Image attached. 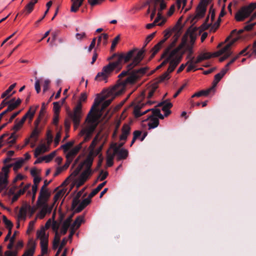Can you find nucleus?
I'll use <instances>...</instances> for the list:
<instances>
[{
  "label": "nucleus",
  "instance_id": "nucleus-18",
  "mask_svg": "<svg viewBox=\"0 0 256 256\" xmlns=\"http://www.w3.org/2000/svg\"><path fill=\"white\" fill-rule=\"evenodd\" d=\"M184 42L178 45L176 48H174V50L170 54L166 55L165 58V60L162 62L161 64L163 66L166 64L168 63H170V60L174 58V56L178 54V52H179L184 47Z\"/></svg>",
  "mask_w": 256,
  "mask_h": 256
},
{
  "label": "nucleus",
  "instance_id": "nucleus-14",
  "mask_svg": "<svg viewBox=\"0 0 256 256\" xmlns=\"http://www.w3.org/2000/svg\"><path fill=\"white\" fill-rule=\"evenodd\" d=\"M12 166V164L7 165L2 168V172L0 173V185L3 187L8 186V174L10 171V168Z\"/></svg>",
  "mask_w": 256,
  "mask_h": 256
},
{
  "label": "nucleus",
  "instance_id": "nucleus-31",
  "mask_svg": "<svg viewBox=\"0 0 256 256\" xmlns=\"http://www.w3.org/2000/svg\"><path fill=\"white\" fill-rule=\"evenodd\" d=\"M72 4L70 8L72 12H76L80 6L82 5V2L80 0H72Z\"/></svg>",
  "mask_w": 256,
  "mask_h": 256
},
{
  "label": "nucleus",
  "instance_id": "nucleus-1",
  "mask_svg": "<svg viewBox=\"0 0 256 256\" xmlns=\"http://www.w3.org/2000/svg\"><path fill=\"white\" fill-rule=\"evenodd\" d=\"M96 119L92 116L88 120V124L83 128L79 133L80 136H84L82 142L71 150L66 155L68 160V166H69L74 158L78 154L80 150L82 148V145L84 142L88 141L92 138V134L96 128V124L95 122Z\"/></svg>",
  "mask_w": 256,
  "mask_h": 256
},
{
  "label": "nucleus",
  "instance_id": "nucleus-44",
  "mask_svg": "<svg viewBox=\"0 0 256 256\" xmlns=\"http://www.w3.org/2000/svg\"><path fill=\"white\" fill-rule=\"evenodd\" d=\"M228 71V68H223L221 70V72L214 76V79L216 80V82L218 83L220 80L222 78V77L224 76L226 72Z\"/></svg>",
  "mask_w": 256,
  "mask_h": 256
},
{
  "label": "nucleus",
  "instance_id": "nucleus-43",
  "mask_svg": "<svg viewBox=\"0 0 256 256\" xmlns=\"http://www.w3.org/2000/svg\"><path fill=\"white\" fill-rule=\"evenodd\" d=\"M28 118L30 120H32V106H30L28 112L22 118L21 120L18 122L20 124L22 125L26 119Z\"/></svg>",
  "mask_w": 256,
  "mask_h": 256
},
{
  "label": "nucleus",
  "instance_id": "nucleus-50",
  "mask_svg": "<svg viewBox=\"0 0 256 256\" xmlns=\"http://www.w3.org/2000/svg\"><path fill=\"white\" fill-rule=\"evenodd\" d=\"M130 127L128 124H124L122 129V134L128 136L130 133Z\"/></svg>",
  "mask_w": 256,
  "mask_h": 256
},
{
  "label": "nucleus",
  "instance_id": "nucleus-21",
  "mask_svg": "<svg viewBox=\"0 0 256 256\" xmlns=\"http://www.w3.org/2000/svg\"><path fill=\"white\" fill-rule=\"evenodd\" d=\"M145 104L142 102H138L134 106L133 114L136 118H140L150 111V110H147L143 112H141L142 108L145 106Z\"/></svg>",
  "mask_w": 256,
  "mask_h": 256
},
{
  "label": "nucleus",
  "instance_id": "nucleus-17",
  "mask_svg": "<svg viewBox=\"0 0 256 256\" xmlns=\"http://www.w3.org/2000/svg\"><path fill=\"white\" fill-rule=\"evenodd\" d=\"M50 196V194L47 189L41 188L40 194L36 202L37 206H43L44 204H47L46 202L48 200Z\"/></svg>",
  "mask_w": 256,
  "mask_h": 256
},
{
  "label": "nucleus",
  "instance_id": "nucleus-7",
  "mask_svg": "<svg viewBox=\"0 0 256 256\" xmlns=\"http://www.w3.org/2000/svg\"><path fill=\"white\" fill-rule=\"evenodd\" d=\"M46 106L44 102L42 104L40 110L38 119L34 122V128H33V138L38 136L41 131V128L39 127V122L44 118L46 112Z\"/></svg>",
  "mask_w": 256,
  "mask_h": 256
},
{
  "label": "nucleus",
  "instance_id": "nucleus-29",
  "mask_svg": "<svg viewBox=\"0 0 256 256\" xmlns=\"http://www.w3.org/2000/svg\"><path fill=\"white\" fill-rule=\"evenodd\" d=\"M212 58V54L210 52L202 53L198 55L195 60V64L200 62L204 60H208Z\"/></svg>",
  "mask_w": 256,
  "mask_h": 256
},
{
  "label": "nucleus",
  "instance_id": "nucleus-2",
  "mask_svg": "<svg viewBox=\"0 0 256 256\" xmlns=\"http://www.w3.org/2000/svg\"><path fill=\"white\" fill-rule=\"evenodd\" d=\"M147 70L146 67H144L132 70L130 75L126 78L122 84L114 86L110 90L108 94L114 97L120 95L124 90L125 85L134 83L137 79L146 74Z\"/></svg>",
  "mask_w": 256,
  "mask_h": 256
},
{
  "label": "nucleus",
  "instance_id": "nucleus-12",
  "mask_svg": "<svg viewBox=\"0 0 256 256\" xmlns=\"http://www.w3.org/2000/svg\"><path fill=\"white\" fill-rule=\"evenodd\" d=\"M144 47H142V48L137 52L136 56H134H134L132 62L128 65V70H132L134 66L138 65L142 60L144 57Z\"/></svg>",
  "mask_w": 256,
  "mask_h": 256
},
{
  "label": "nucleus",
  "instance_id": "nucleus-20",
  "mask_svg": "<svg viewBox=\"0 0 256 256\" xmlns=\"http://www.w3.org/2000/svg\"><path fill=\"white\" fill-rule=\"evenodd\" d=\"M184 42L178 45L176 48H174V50L170 54L166 55L165 58V60L162 62L161 64L163 66L166 64L168 63H170V60L174 58V56L178 54V52H179L184 47Z\"/></svg>",
  "mask_w": 256,
  "mask_h": 256
},
{
  "label": "nucleus",
  "instance_id": "nucleus-48",
  "mask_svg": "<svg viewBox=\"0 0 256 256\" xmlns=\"http://www.w3.org/2000/svg\"><path fill=\"white\" fill-rule=\"evenodd\" d=\"M245 30L244 29L240 30L238 32H237L236 30H234L232 31L230 34L226 38L224 42H226L230 40L231 38L232 34H236L238 36H239L240 34H241Z\"/></svg>",
  "mask_w": 256,
  "mask_h": 256
},
{
  "label": "nucleus",
  "instance_id": "nucleus-5",
  "mask_svg": "<svg viewBox=\"0 0 256 256\" xmlns=\"http://www.w3.org/2000/svg\"><path fill=\"white\" fill-rule=\"evenodd\" d=\"M256 8V2H252L248 6H242L236 14L235 19L237 22H242L249 17Z\"/></svg>",
  "mask_w": 256,
  "mask_h": 256
},
{
  "label": "nucleus",
  "instance_id": "nucleus-59",
  "mask_svg": "<svg viewBox=\"0 0 256 256\" xmlns=\"http://www.w3.org/2000/svg\"><path fill=\"white\" fill-rule=\"evenodd\" d=\"M156 32H154L147 36L146 41H145L144 44L143 46V47H144V48L146 46V45L148 44V43L150 42L152 40V38L154 37V36L156 34Z\"/></svg>",
  "mask_w": 256,
  "mask_h": 256
},
{
  "label": "nucleus",
  "instance_id": "nucleus-37",
  "mask_svg": "<svg viewBox=\"0 0 256 256\" xmlns=\"http://www.w3.org/2000/svg\"><path fill=\"white\" fill-rule=\"evenodd\" d=\"M83 220L84 216H78L74 220V222L72 223L71 227L74 228L76 230L78 229L80 226Z\"/></svg>",
  "mask_w": 256,
  "mask_h": 256
},
{
  "label": "nucleus",
  "instance_id": "nucleus-57",
  "mask_svg": "<svg viewBox=\"0 0 256 256\" xmlns=\"http://www.w3.org/2000/svg\"><path fill=\"white\" fill-rule=\"evenodd\" d=\"M64 192L63 190H60L57 192L54 198V203L56 202L64 194Z\"/></svg>",
  "mask_w": 256,
  "mask_h": 256
},
{
  "label": "nucleus",
  "instance_id": "nucleus-35",
  "mask_svg": "<svg viewBox=\"0 0 256 256\" xmlns=\"http://www.w3.org/2000/svg\"><path fill=\"white\" fill-rule=\"evenodd\" d=\"M92 170H85L82 173L80 174L79 179L82 180L83 182H85L88 176L92 174Z\"/></svg>",
  "mask_w": 256,
  "mask_h": 256
},
{
  "label": "nucleus",
  "instance_id": "nucleus-54",
  "mask_svg": "<svg viewBox=\"0 0 256 256\" xmlns=\"http://www.w3.org/2000/svg\"><path fill=\"white\" fill-rule=\"evenodd\" d=\"M56 155V152H54L50 154L43 156V159L46 162H48L51 161Z\"/></svg>",
  "mask_w": 256,
  "mask_h": 256
},
{
  "label": "nucleus",
  "instance_id": "nucleus-15",
  "mask_svg": "<svg viewBox=\"0 0 256 256\" xmlns=\"http://www.w3.org/2000/svg\"><path fill=\"white\" fill-rule=\"evenodd\" d=\"M32 238H29L28 241V250H26L22 256H32ZM18 250H8L4 252V256H17Z\"/></svg>",
  "mask_w": 256,
  "mask_h": 256
},
{
  "label": "nucleus",
  "instance_id": "nucleus-24",
  "mask_svg": "<svg viewBox=\"0 0 256 256\" xmlns=\"http://www.w3.org/2000/svg\"><path fill=\"white\" fill-rule=\"evenodd\" d=\"M148 120H150L148 124V129L154 128L159 124V120L158 118L154 117L153 116H149L146 120H144V122H146Z\"/></svg>",
  "mask_w": 256,
  "mask_h": 256
},
{
  "label": "nucleus",
  "instance_id": "nucleus-28",
  "mask_svg": "<svg viewBox=\"0 0 256 256\" xmlns=\"http://www.w3.org/2000/svg\"><path fill=\"white\" fill-rule=\"evenodd\" d=\"M94 160V158L92 156V152H90L86 157V160L80 164L82 165V168L85 166L86 170H92L91 167L92 164Z\"/></svg>",
  "mask_w": 256,
  "mask_h": 256
},
{
  "label": "nucleus",
  "instance_id": "nucleus-42",
  "mask_svg": "<svg viewBox=\"0 0 256 256\" xmlns=\"http://www.w3.org/2000/svg\"><path fill=\"white\" fill-rule=\"evenodd\" d=\"M162 106V110L165 112L170 110L172 106V104L170 102H168L167 100H165L162 102L160 103L158 105V106Z\"/></svg>",
  "mask_w": 256,
  "mask_h": 256
},
{
  "label": "nucleus",
  "instance_id": "nucleus-63",
  "mask_svg": "<svg viewBox=\"0 0 256 256\" xmlns=\"http://www.w3.org/2000/svg\"><path fill=\"white\" fill-rule=\"evenodd\" d=\"M82 165L79 164L78 166H77V168L74 170L72 174V176H74V177L77 176L79 174L80 172L82 170Z\"/></svg>",
  "mask_w": 256,
  "mask_h": 256
},
{
  "label": "nucleus",
  "instance_id": "nucleus-27",
  "mask_svg": "<svg viewBox=\"0 0 256 256\" xmlns=\"http://www.w3.org/2000/svg\"><path fill=\"white\" fill-rule=\"evenodd\" d=\"M177 41V38H175L170 44L169 45L165 48L162 54L161 58H163L166 56L168 54H170L174 50L172 49L176 46V42Z\"/></svg>",
  "mask_w": 256,
  "mask_h": 256
},
{
  "label": "nucleus",
  "instance_id": "nucleus-41",
  "mask_svg": "<svg viewBox=\"0 0 256 256\" xmlns=\"http://www.w3.org/2000/svg\"><path fill=\"white\" fill-rule=\"evenodd\" d=\"M30 184H28L27 186H26L22 189H20L19 190L18 193L17 194H16L12 198V202H14L18 199V197L21 195L24 194L26 191L28 189L29 186H30Z\"/></svg>",
  "mask_w": 256,
  "mask_h": 256
},
{
  "label": "nucleus",
  "instance_id": "nucleus-61",
  "mask_svg": "<svg viewBox=\"0 0 256 256\" xmlns=\"http://www.w3.org/2000/svg\"><path fill=\"white\" fill-rule=\"evenodd\" d=\"M76 38L78 40H82L86 38V34L84 32L76 33Z\"/></svg>",
  "mask_w": 256,
  "mask_h": 256
},
{
  "label": "nucleus",
  "instance_id": "nucleus-55",
  "mask_svg": "<svg viewBox=\"0 0 256 256\" xmlns=\"http://www.w3.org/2000/svg\"><path fill=\"white\" fill-rule=\"evenodd\" d=\"M120 40V35H118L112 40L111 48H110V50L113 51L114 50L115 48L118 44V41Z\"/></svg>",
  "mask_w": 256,
  "mask_h": 256
},
{
  "label": "nucleus",
  "instance_id": "nucleus-49",
  "mask_svg": "<svg viewBox=\"0 0 256 256\" xmlns=\"http://www.w3.org/2000/svg\"><path fill=\"white\" fill-rule=\"evenodd\" d=\"M157 88H158V86L156 84H154L152 85L151 88L150 90L148 95V96H147L148 99L154 96V94Z\"/></svg>",
  "mask_w": 256,
  "mask_h": 256
},
{
  "label": "nucleus",
  "instance_id": "nucleus-23",
  "mask_svg": "<svg viewBox=\"0 0 256 256\" xmlns=\"http://www.w3.org/2000/svg\"><path fill=\"white\" fill-rule=\"evenodd\" d=\"M113 154L114 156H117L118 160H121L126 158L128 154V150L124 148L119 150L118 148H114Z\"/></svg>",
  "mask_w": 256,
  "mask_h": 256
},
{
  "label": "nucleus",
  "instance_id": "nucleus-60",
  "mask_svg": "<svg viewBox=\"0 0 256 256\" xmlns=\"http://www.w3.org/2000/svg\"><path fill=\"white\" fill-rule=\"evenodd\" d=\"M60 222H58L56 220L52 221V228L54 232H58V230L60 226Z\"/></svg>",
  "mask_w": 256,
  "mask_h": 256
},
{
  "label": "nucleus",
  "instance_id": "nucleus-34",
  "mask_svg": "<svg viewBox=\"0 0 256 256\" xmlns=\"http://www.w3.org/2000/svg\"><path fill=\"white\" fill-rule=\"evenodd\" d=\"M92 170H85L82 173L80 174L79 179L82 180L83 182H85L88 176L92 174Z\"/></svg>",
  "mask_w": 256,
  "mask_h": 256
},
{
  "label": "nucleus",
  "instance_id": "nucleus-53",
  "mask_svg": "<svg viewBox=\"0 0 256 256\" xmlns=\"http://www.w3.org/2000/svg\"><path fill=\"white\" fill-rule=\"evenodd\" d=\"M74 144L73 142H68L66 144L62 145L61 148L64 150V152H68L69 149Z\"/></svg>",
  "mask_w": 256,
  "mask_h": 256
},
{
  "label": "nucleus",
  "instance_id": "nucleus-22",
  "mask_svg": "<svg viewBox=\"0 0 256 256\" xmlns=\"http://www.w3.org/2000/svg\"><path fill=\"white\" fill-rule=\"evenodd\" d=\"M208 4V2L206 0H200L196 8L198 16L202 18L204 16Z\"/></svg>",
  "mask_w": 256,
  "mask_h": 256
},
{
  "label": "nucleus",
  "instance_id": "nucleus-58",
  "mask_svg": "<svg viewBox=\"0 0 256 256\" xmlns=\"http://www.w3.org/2000/svg\"><path fill=\"white\" fill-rule=\"evenodd\" d=\"M16 84H14L10 86V87L8 88L7 90H6L2 94L1 96L2 98H4L6 96H7L9 93L16 86Z\"/></svg>",
  "mask_w": 256,
  "mask_h": 256
},
{
  "label": "nucleus",
  "instance_id": "nucleus-38",
  "mask_svg": "<svg viewBox=\"0 0 256 256\" xmlns=\"http://www.w3.org/2000/svg\"><path fill=\"white\" fill-rule=\"evenodd\" d=\"M106 181L104 182L102 184H100L96 188L92 190V191L90 194V197L92 198L96 196L106 184Z\"/></svg>",
  "mask_w": 256,
  "mask_h": 256
},
{
  "label": "nucleus",
  "instance_id": "nucleus-8",
  "mask_svg": "<svg viewBox=\"0 0 256 256\" xmlns=\"http://www.w3.org/2000/svg\"><path fill=\"white\" fill-rule=\"evenodd\" d=\"M171 35V32L168 30H166L164 32V36L163 38L160 40L157 44H156L154 48L152 49L151 52H152L150 56V59L153 58L155 55L162 48L164 44L167 40Z\"/></svg>",
  "mask_w": 256,
  "mask_h": 256
},
{
  "label": "nucleus",
  "instance_id": "nucleus-46",
  "mask_svg": "<svg viewBox=\"0 0 256 256\" xmlns=\"http://www.w3.org/2000/svg\"><path fill=\"white\" fill-rule=\"evenodd\" d=\"M70 224L64 221L62 224V226L60 230V234L62 235H64L66 234L67 231L69 227L70 226Z\"/></svg>",
  "mask_w": 256,
  "mask_h": 256
},
{
  "label": "nucleus",
  "instance_id": "nucleus-64",
  "mask_svg": "<svg viewBox=\"0 0 256 256\" xmlns=\"http://www.w3.org/2000/svg\"><path fill=\"white\" fill-rule=\"evenodd\" d=\"M80 202V198L76 196L72 200V208L74 210L76 207V206L79 204Z\"/></svg>",
  "mask_w": 256,
  "mask_h": 256
},
{
  "label": "nucleus",
  "instance_id": "nucleus-32",
  "mask_svg": "<svg viewBox=\"0 0 256 256\" xmlns=\"http://www.w3.org/2000/svg\"><path fill=\"white\" fill-rule=\"evenodd\" d=\"M32 12V0L25 6L23 10L22 14L24 17L28 16Z\"/></svg>",
  "mask_w": 256,
  "mask_h": 256
},
{
  "label": "nucleus",
  "instance_id": "nucleus-13",
  "mask_svg": "<svg viewBox=\"0 0 256 256\" xmlns=\"http://www.w3.org/2000/svg\"><path fill=\"white\" fill-rule=\"evenodd\" d=\"M54 204L49 206L48 204H44L43 206H37L40 210L38 212L36 216V218L42 219L46 214L51 213L53 208Z\"/></svg>",
  "mask_w": 256,
  "mask_h": 256
},
{
  "label": "nucleus",
  "instance_id": "nucleus-52",
  "mask_svg": "<svg viewBox=\"0 0 256 256\" xmlns=\"http://www.w3.org/2000/svg\"><path fill=\"white\" fill-rule=\"evenodd\" d=\"M186 51L188 52V56H186V58L190 60L191 58H192V54H193L192 50V45H187L186 47Z\"/></svg>",
  "mask_w": 256,
  "mask_h": 256
},
{
  "label": "nucleus",
  "instance_id": "nucleus-6",
  "mask_svg": "<svg viewBox=\"0 0 256 256\" xmlns=\"http://www.w3.org/2000/svg\"><path fill=\"white\" fill-rule=\"evenodd\" d=\"M38 238L40 240L41 254L38 256H43L48 253V235L46 234L44 229L38 231L36 233Z\"/></svg>",
  "mask_w": 256,
  "mask_h": 256
},
{
  "label": "nucleus",
  "instance_id": "nucleus-62",
  "mask_svg": "<svg viewBox=\"0 0 256 256\" xmlns=\"http://www.w3.org/2000/svg\"><path fill=\"white\" fill-rule=\"evenodd\" d=\"M108 172H104L102 170H101L100 174L98 177V179H99L100 181L104 180L108 176Z\"/></svg>",
  "mask_w": 256,
  "mask_h": 256
},
{
  "label": "nucleus",
  "instance_id": "nucleus-30",
  "mask_svg": "<svg viewBox=\"0 0 256 256\" xmlns=\"http://www.w3.org/2000/svg\"><path fill=\"white\" fill-rule=\"evenodd\" d=\"M48 148L45 144H42L38 146L34 151V157L37 158L39 155L48 151Z\"/></svg>",
  "mask_w": 256,
  "mask_h": 256
},
{
  "label": "nucleus",
  "instance_id": "nucleus-3",
  "mask_svg": "<svg viewBox=\"0 0 256 256\" xmlns=\"http://www.w3.org/2000/svg\"><path fill=\"white\" fill-rule=\"evenodd\" d=\"M138 51V49L134 48L126 53H114L112 56L108 58V60H112L113 62H110L112 66L115 68H118L120 70L122 68L124 64L128 62L134 56V54Z\"/></svg>",
  "mask_w": 256,
  "mask_h": 256
},
{
  "label": "nucleus",
  "instance_id": "nucleus-25",
  "mask_svg": "<svg viewBox=\"0 0 256 256\" xmlns=\"http://www.w3.org/2000/svg\"><path fill=\"white\" fill-rule=\"evenodd\" d=\"M10 102L8 104V107L6 110V112H10L16 108L21 103L22 100L20 98H18L16 101L15 98H12L8 101Z\"/></svg>",
  "mask_w": 256,
  "mask_h": 256
},
{
  "label": "nucleus",
  "instance_id": "nucleus-10",
  "mask_svg": "<svg viewBox=\"0 0 256 256\" xmlns=\"http://www.w3.org/2000/svg\"><path fill=\"white\" fill-rule=\"evenodd\" d=\"M104 100L103 98H96L94 99V102L93 104V105L92 106L91 109L88 114V116H87V118L86 119V122H87L86 125L88 124V120L90 118H92V116H94L95 119L96 121L95 122L96 124V126H98V122H97V120L96 116V114L94 113L98 112V107L99 106V105Z\"/></svg>",
  "mask_w": 256,
  "mask_h": 256
},
{
  "label": "nucleus",
  "instance_id": "nucleus-36",
  "mask_svg": "<svg viewBox=\"0 0 256 256\" xmlns=\"http://www.w3.org/2000/svg\"><path fill=\"white\" fill-rule=\"evenodd\" d=\"M92 170H85L82 173L80 174L79 179L82 180L83 182H85L88 176L92 174Z\"/></svg>",
  "mask_w": 256,
  "mask_h": 256
},
{
  "label": "nucleus",
  "instance_id": "nucleus-40",
  "mask_svg": "<svg viewBox=\"0 0 256 256\" xmlns=\"http://www.w3.org/2000/svg\"><path fill=\"white\" fill-rule=\"evenodd\" d=\"M212 90H213V88H210L206 90H202L201 91L195 93L192 96V97H200L202 96H206L208 95Z\"/></svg>",
  "mask_w": 256,
  "mask_h": 256
},
{
  "label": "nucleus",
  "instance_id": "nucleus-19",
  "mask_svg": "<svg viewBox=\"0 0 256 256\" xmlns=\"http://www.w3.org/2000/svg\"><path fill=\"white\" fill-rule=\"evenodd\" d=\"M184 42L178 45L176 48H174V50L170 54L166 55L165 58V60L162 62L161 64L163 66L166 64L168 63H170V60L174 58V56L178 54V52H179L184 47Z\"/></svg>",
  "mask_w": 256,
  "mask_h": 256
},
{
  "label": "nucleus",
  "instance_id": "nucleus-47",
  "mask_svg": "<svg viewBox=\"0 0 256 256\" xmlns=\"http://www.w3.org/2000/svg\"><path fill=\"white\" fill-rule=\"evenodd\" d=\"M24 162V159L21 158L20 159L18 160L14 164L13 169L14 171H16L18 169H19L23 164Z\"/></svg>",
  "mask_w": 256,
  "mask_h": 256
},
{
  "label": "nucleus",
  "instance_id": "nucleus-9",
  "mask_svg": "<svg viewBox=\"0 0 256 256\" xmlns=\"http://www.w3.org/2000/svg\"><path fill=\"white\" fill-rule=\"evenodd\" d=\"M116 69L112 65L110 62L108 65L104 66L102 72H98L96 76V80H106L108 78L110 73Z\"/></svg>",
  "mask_w": 256,
  "mask_h": 256
},
{
  "label": "nucleus",
  "instance_id": "nucleus-16",
  "mask_svg": "<svg viewBox=\"0 0 256 256\" xmlns=\"http://www.w3.org/2000/svg\"><path fill=\"white\" fill-rule=\"evenodd\" d=\"M27 214L30 218L32 216V208L30 205L26 204L22 206L19 211L18 218L24 220L26 218Z\"/></svg>",
  "mask_w": 256,
  "mask_h": 256
},
{
  "label": "nucleus",
  "instance_id": "nucleus-33",
  "mask_svg": "<svg viewBox=\"0 0 256 256\" xmlns=\"http://www.w3.org/2000/svg\"><path fill=\"white\" fill-rule=\"evenodd\" d=\"M194 58L192 57L186 62V66L188 65V66L186 68V72H188L191 70H194V71H196L198 69H194L195 66L196 64H195V60H194Z\"/></svg>",
  "mask_w": 256,
  "mask_h": 256
},
{
  "label": "nucleus",
  "instance_id": "nucleus-26",
  "mask_svg": "<svg viewBox=\"0 0 256 256\" xmlns=\"http://www.w3.org/2000/svg\"><path fill=\"white\" fill-rule=\"evenodd\" d=\"M177 41V38H175L170 44L169 45L165 48L162 54L161 58H163L166 56L168 54H170L174 50L172 49L176 46V42Z\"/></svg>",
  "mask_w": 256,
  "mask_h": 256
},
{
  "label": "nucleus",
  "instance_id": "nucleus-11",
  "mask_svg": "<svg viewBox=\"0 0 256 256\" xmlns=\"http://www.w3.org/2000/svg\"><path fill=\"white\" fill-rule=\"evenodd\" d=\"M184 53V52H181L180 50L179 51V52H178V54H176L174 56V58L170 60V66L167 70V72H168V73L170 74L174 70L176 66L181 62Z\"/></svg>",
  "mask_w": 256,
  "mask_h": 256
},
{
  "label": "nucleus",
  "instance_id": "nucleus-45",
  "mask_svg": "<svg viewBox=\"0 0 256 256\" xmlns=\"http://www.w3.org/2000/svg\"><path fill=\"white\" fill-rule=\"evenodd\" d=\"M114 154H108L107 157H106V164L108 166L110 167L112 166L114 164Z\"/></svg>",
  "mask_w": 256,
  "mask_h": 256
},
{
  "label": "nucleus",
  "instance_id": "nucleus-51",
  "mask_svg": "<svg viewBox=\"0 0 256 256\" xmlns=\"http://www.w3.org/2000/svg\"><path fill=\"white\" fill-rule=\"evenodd\" d=\"M66 242L67 240L66 239V238H63L54 256H59L60 252H62L63 247L66 244Z\"/></svg>",
  "mask_w": 256,
  "mask_h": 256
},
{
  "label": "nucleus",
  "instance_id": "nucleus-56",
  "mask_svg": "<svg viewBox=\"0 0 256 256\" xmlns=\"http://www.w3.org/2000/svg\"><path fill=\"white\" fill-rule=\"evenodd\" d=\"M3 221L7 228L12 230V228L13 226L12 223L10 220H8L4 216H3Z\"/></svg>",
  "mask_w": 256,
  "mask_h": 256
},
{
  "label": "nucleus",
  "instance_id": "nucleus-4",
  "mask_svg": "<svg viewBox=\"0 0 256 256\" xmlns=\"http://www.w3.org/2000/svg\"><path fill=\"white\" fill-rule=\"evenodd\" d=\"M86 99L87 95L86 93H82L78 102L74 108L73 111H68L67 112L68 117L72 121L75 128H76L80 125L82 116V102H86Z\"/></svg>",
  "mask_w": 256,
  "mask_h": 256
},
{
  "label": "nucleus",
  "instance_id": "nucleus-39",
  "mask_svg": "<svg viewBox=\"0 0 256 256\" xmlns=\"http://www.w3.org/2000/svg\"><path fill=\"white\" fill-rule=\"evenodd\" d=\"M17 138L18 136L16 134V132L14 131L11 134L10 136L6 140V142L10 144V146H12L16 143Z\"/></svg>",
  "mask_w": 256,
  "mask_h": 256
}]
</instances>
